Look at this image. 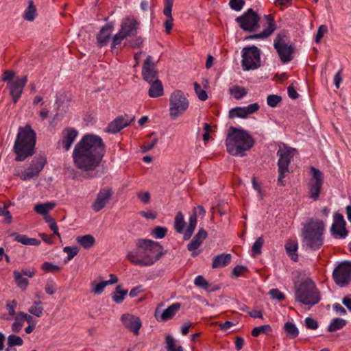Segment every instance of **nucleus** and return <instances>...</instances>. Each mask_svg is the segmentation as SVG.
<instances>
[{"label":"nucleus","instance_id":"obj_1","mask_svg":"<svg viewBox=\"0 0 351 351\" xmlns=\"http://www.w3.org/2000/svg\"><path fill=\"white\" fill-rule=\"evenodd\" d=\"M106 152L102 138L95 134H86L75 145L73 160L75 167L82 171L85 178L97 176L95 170L101 164Z\"/></svg>","mask_w":351,"mask_h":351},{"label":"nucleus","instance_id":"obj_2","mask_svg":"<svg viewBox=\"0 0 351 351\" xmlns=\"http://www.w3.org/2000/svg\"><path fill=\"white\" fill-rule=\"evenodd\" d=\"M240 27L246 32H257L262 27L263 30L258 33L245 37V40L260 39L268 38L276 29L272 15H265L263 21L260 20L258 14L250 8L243 15L236 19Z\"/></svg>","mask_w":351,"mask_h":351},{"label":"nucleus","instance_id":"obj_3","mask_svg":"<svg viewBox=\"0 0 351 351\" xmlns=\"http://www.w3.org/2000/svg\"><path fill=\"white\" fill-rule=\"evenodd\" d=\"M136 249L128 252L127 259L134 265L142 267L152 265L162 256V246L149 239H138Z\"/></svg>","mask_w":351,"mask_h":351},{"label":"nucleus","instance_id":"obj_4","mask_svg":"<svg viewBox=\"0 0 351 351\" xmlns=\"http://www.w3.org/2000/svg\"><path fill=\"white\" fill-rule=\"evenodd\" d=\"M254 145L253 137L245 130L231 127L226 139L227 152L232 156L243 157Z\"/></svg>","mask_w":351,"mask_h":351},{"label":"nucleus","instance_id":"obj_5","mask_svg":"<svg viewBox=\"0 0 351 351\" xmlns=\"http://www.w3.org/2000/svg\"><path fill=\"white\" fill-rule=\"evenodd\" d=\"M36 134L29 125L19 127L13 147L16 161H23L34 153Z\"/></svg>","mask_w":351,"mask_h":351},{"label":"nucleus","instance_id":"obj_6","mask_svg":"<svg viewBox=\"0 0 351 351\" xmlns=\"http://www.w3.org/2000/svg\"><path fill=\"white\" fill-rule=\"evenodd\" d=\"M295 300L304 305L313 306L321 300L320 291L310 278L302 279L295 285Z\"/></svg>","mask_w":351,"mask_h":351},{"label":"nucleus","instance_id":"obj_7","mask_svg":"<svg viewBox=\"0 0 351 351\" xmlns=\"http://www.w3.org/2000/svg\"><path fill=\"white\" fill-rule=\"evenodd\" d=\"M324 227L322 221L311 219L302 229L304 245L313 250L319 249L324 243Z\"/></svg>","mask_w":351,"mask_h":351},{"label":"nucleus","instance_id":"obj_8","mask_svg":"<svg viewBox=\"0 0 351 351\" xmlns=\"http://www.w3.org/2000/svg\"><path fill=\"white\" fill-rule=\"evenodd\" d=\"M139 27L140 21L134 16L129 15L124 17L121 23L119 31L112 38V51H114L125 38L136 34Z\"/></svg>","mask_w":351,"mask_h":351},{"label":"nucleus","instance_id":"obj_9","mask_svg":"<svg viewBox=\"0 0 351 351\" xmlns=\"http://www.w3.org/2000/svg\"><path fill=\"white\" fill-rule=\"evenodd\" d=\"M296 152L295 149L287 147L285 145L279 146V149L277 152V156L278 157V169L279 173L277 182L278 185L282 186L285 185L284 178L286 174L289 172V166Z\"/></svg>","mask_w":351,"mask_h":351},{"label":"nucleus","instance_id":"obj_10","mask_svg":"<svg viewBox=\"0 0 351 351\" xmlns=\"http://www.w3.org/2000/svg\"><path fill=\"white\" fill-rule=\"evenodd\" d=\"M274 47L282 62L288 63L293 60L295 47L285 31H282L276 35L274 40Z\"/></svg>","mask_w":351,"mask_h":351},{"label":"nucleus","instance_id":"obj_11","mask_svg":"<svg viewBox=\"0 0 351 351\" xmlns=\"http://www.w3.org/2000/svg\"><path fill=\"white\" fill-rule=\"evenodd\" d=\"M189 100L180 90H174L169 96V116L175 120L182 115L188 109Z\"/></svg>","mask_w":351,"mask_h":351},{"label":"nucleus","instance_id":"obj_12","mask_svg":"<svg viewBox=\"0 0 351 351\" xmlns=\"http://www.w3.org/2000/svg\"><path fill=\"white\" fill-rule=\"evenodd\" d=\"M241 58V66L245 71L257 69L261 66V50L254 45L243 47Z\"/></svg>","mask_w":351,"mask_h":351},{"label":"nucleus","instance_id":"obj_13","mask_svg":"<svg viewBox=\"0 0 351 351\" xmlns=\"http://www.w3.org/2000/svg\"><path fill=\"white\" fill-rule=\"evenodd\" d=\"M332 279L341 287L348 285L351 282V261L339 263L332 271Z\"/></svg>","mask_w":351,"mask_h":351},{"label":"nucleus","instance_id":"obj_14","mask_svg":"<svg viewBox=\"0 0 351 351\" xmlns=\"http://www.w3.org/2000/svg\"><path fill=\"white\" fill-rule=\"evenodd\" d=\"M312 178L308 183L309 197L314 201L318 199L322 185L324 184V175L314 167H311Z\"/></svg>","mask_w":351,"mask_h":351},{"label":"nucleus","instance_id":"obj_15","mask_svg":"<svg viewBox=\"0 0 351 351\" xmlns=\"http://www.w3.org/2000/svg\"><path fill=\"white\" fill-rule=\"evenodd\" d=\"M47 163V158L45 156H38L34 158L29 166L25 169L21 176L23 180H27L37 176L43 169Z\"/></svg>","mask_w":351,"mask_h":351},{"label":"nucleus","instance_id":"obj_16","mask_svg":"<svg viewBox=\"0 0 351 351\" xmlns=\"http://www.w3.org/2000/svg\"><path fill=\"white\" fill-rule=\"evenodd\" d=\"M78 131L73 128H66L62 131L61 138L57 142V148L69 151L78 136Z\"/></svg>","mask_w":351,"mask_h":351},{"label":"nucleus","instance_id":"obj_17","mask_svg":"<svg viewBox=\"0 0 351 351\" xmlns=\"http://www.w3.org/2000/svg\"><path fill=\"white\" fill-rule=\"evenodd\" d=\"M112 194L113 191L110 188L105 187L101 189L97 194L95 199L92 204L93 210L95 213L102 210L110 202Z\"/></svg>","mask_w":351,"mask_h":351},{"label":"nucleus","instance_id":"obj_18","mask_svg":"<svg viewBox=\"0 0 351 351\" xmlns=\"http://www.w3.org/2000/svg\"><path fill=\"white\" fill-rule=\"evenodd\" d=\"M27 82V77L25 75L21 78L17 77L14 80L8 82L7 86L10 90V93L13 98L14 103H16L21 97Z\"/></svg>","mask_w":351,"mask_h":351},{"label":"nucleus","instance_id":"obj_19","mask_svg":"<svg viewBox=\"0 0 351 351\" xmlns=\"http://www.w3.org/2000/svg\"><path fill=\"white\" fill-rule=\"evenodd\" d=\"M142 76L149 83L158 80V71L151 56H148L144 62L142 69Z\"/></svg>","mask_w":351,"mask_h":351},{"label":"nucleus","instance_id":"obj_20","mask_svg":"<svg viewBox=\"0 0 351 351\" xmlns=\"http://www.w3.org/2000/svg\"><path fill=\"white\" fill-rule=\"evenodd\" d=\"M134 120V116L124 114L117 117L106 128V132L115 134L129 125Z\"/></svg>","mask_w":351,"mask_h":351},{"label":"nucleus","instance_id":"obj_21","mask_svg":"<svg viewBox=\"0 0 351 351\" xmlns=\"http://www.w3.org/2000/svg\"><path fill=\"white\" fill-rule=\"evenodd\" d=\"M121 321L126 328L132 331L135 335H138L142 326V322L138 317L130 313H125L121 315Z\"/></svg>","mask_w":351,"mask_h":351},{"label":"nucleus","instance_id":"obj_22","mask_svg":"<svg viewBox=\"0 0 351 351\" xmlns=\"http://www.w3.org/2000/svg\"><path fill=\"white\" fill-rule=\"evenodd\" d=\"M346 221L343 216L340 213H335L334 215V220L332 224L330 231L332 234L339 238H345L348 235V231L346 229Z\"/></svg>","mask_w":351,"mask_h":351},{"label":"nucleus","instance_id":"obj_23","mask_svg":"<svg viewBox=\"0 0 351 351\" xmlns=\"http://www.w3.org/2000/svg\"><path fill=\"white\" fill-rule=\"evenodd\" d=\"M259 108L260 106L257 103L251 104L244 107H236L229 111V117H239L245 119L247 118L249 115L258 111Z\"/></svg>","mask_w":351,"mask_h":351},{"label":"nucleus","instance_id":"obj_24","mask_svg":"<svg viewBox=\"0 0 351 351\" xmlns=\"http://www.w3.org/2000/svg\"><path fill=\"white\" fill-rule=\"evenodd\" d=\"M162 306V304H159L155 311V317L156 319L159 322H167L169 319H171L176 313L180 310V304L178 302H176L170 305L167 308H166L160 316L158 315V313H159V308Z\"/></svg>","mask_w":351,"mask_h":351},{"label":"nucleus","instance_id":"obj_25","mask_svg":"<svg viewBox=\"0 0 351 351\" xmlns=\"http://www.w3.org/2000/svg\"><path fill=\"white\" fill-rule=\"evenodd\" d=\"M207 236L206 231L203 228H200L193 237L192 241L187 245L188 250L192 252V256L195 257L198 254V252H195V250L200 247Z\"/></svg>","mask_w":351,"mask_h":351},{"label":"nucleus","instance_id":"obj_26","mask_svg":"<svg viewBox=\"0 0 351 351\" xmlns=\"http://www.w3.org/2000/svg\"><path fill=\"white\" fill-rule=\"evenodd\" d=\"M173 1L174 0H165L163 14L167 16V19L164 22V25L167 34L171 33L173 25V18L171 14Z\"/></svg>","mask_w":351,"mask_h":351},{"label":"nucleus","instance_id":"obj_27","mask_svg":"<svg viewBox=\"0 0 351 351\" xmlns=\"http://www.w3.org/2000/svg\"><path fill=\"white\" fill-rule=\"evenodd\" d=\"M113 31V26L110 24H106L102 27L97 34V40L100 47L106 45L109 41Z\"/></svg>","mask_w":351,"mask_h":351},{"label":"nucleus","instance_id":"obj_28","mask_svg":"<svg viewBox=\"0 0 351 351\" xmlns=\"http://www.w3.org/2000/svg\"><path fill=\"white\" fill-rule=\"evenodd\" d=\"M232 256L230 254H221L213 258L212 267L213 269L223 267L230 264Z\"/></svg>","mask_w":351,"mask_h":351},{"label":"nucleus","instance_id":"obj_29","mask_svg":"<svg viewBox=\"0 0 351 351\" xmlns=\"http://www.w3.org/2000/svg\"><path fill=\"white\" fill-rule=\"evenodd\" d=\"M285 250L288 256L293 261L298 260V255L297 254L298 243L296 241L289 240L285 243Z\"/></svg>","mask_w":351,"mask_h":351},{"label":"nucleus","instance_id":"obj_30","mask_svg":"<svg viewBox=\"0 0 351 351\" xmlns=\"http://www.w3.org/2000/svg\"><path fill=\"white\" fill-rule=\"evenodd\" d=\"M151 83L152 84L148 92L149 96L152 98L162 96L164 93L162 82L159 80H156Z\"/></svg>","mask_w":351,"mask_h":351},{"label":"nucleus","instance_id":"obj_31","mask_svg":"<svg viewBox=\"0 0 351 351\" xmlns=\"http://www.w3.org/2000/svg\"><path fill=\"white\" fill-rule=\"evenodd\" d=\"M14 240L25 245L38 246L40 241L35 238H29L25 234H13Z\"/></svg>","mask_w":351,"mask_h":351},{"label":"nucleus","instance_id":"obj_32","mask_svg":"<svg viewBox=\"0 0 351 351\" xmlns=\"http://www.w3.org/2000/svg\"><path fill=\"white\" fill-rule=\"evenodd\" d=\"M197 225L196 213H193L189 217V226L185 231L183 230V238L184 240H189L192 236Z\"/></svg>","mask_w":351,"mask_h":351},{"label":"nucleus","instance_id":"obj_33","mask_svg":"<svg viewBox=\"0 0 351 351\" xmlns=\"http://www.w3.org/2000/svg\"><path fill=\"white\" fill-rule=\"evenodd\" d=\"M77 241L84 248L88 249L93 247L95 243V238L90 234L77 237Z\"/></svg>","mask_w":351,"mask_h":351},{"label":"nucleus","instance_id":"obj_34","mask_svg":"<svg viewBox=\"0 0 351 351\" xmlns=\"http://www.w3.org/2000/svg\"><path fill=\"white\" fill-rule=\"evenodd\" d=\"M28 3L29 5L24 12L23 18L28 21H32L36 16V8L32 0H29Z\"/></svg>","mask_w":351,"mask_h":351},{"label":"nucleus","instance_id":"obj_35","mask_svg":"<svg viewBox=\"0 0 351 351\" xmlns=\"http://www.w3.org/2000/svg\"><path fill=\"white\" fill-rule=\"evenodd\" d=\"M55 206L56 204L54 202L36 204L34 206V211L39 215H46L50 210L55 207Z\"/></svg>","mask_w":351,"mask_h":351},{"label":"nucleus","instance_id":"obj_36","mask_svg":"<svg viewBox=\"0 0 351 351\" xmlns=\"http://www.w3.org/2000/svg\"><path fill=\"white\" fill-rule=\"evenodd\" d=\"M13 276L17 287L23 290L26 289L29 285L28 280L24 278L22 274H20L19 271L16 270L13 271Z\"/></svg>","mask_w":351,"mask_h":351},{"label":"nucleus","instance_id":"obj_37","mask_svg":"<svg viewBox=\"0 0 351 351\" xmlns=\"http://www.w3.org/2000/svg\"><path fill=\"white\" fill-rule=\"evenodd\" d=\"M167 351H184L183 347L176 343L175 339L171 335H167L165 339Z\"/></svg>","mask_w":351,"mask_h":351},{"label":"nucleus","instance_id":"obj_38","mask_svg":"<svg viewBox=\"0 0 351 351\" xmlns=\"http://www.w3.org/2000/svg\"><path fill=\"white\" fill-rule=\"evenodd\" d=\"M346 325V321L342 318L332 319L328 326L329 332H335L343 328Z\"/></svg>","mask_w":351,"mask_h":351},{"label":"nucleus","instance_id":"obj_39","mask_svg":"<svg viewBox=\"0 0 351 351\" xmlns=\"http://www.w3.org/2000/svg\"><path fill=\"white\" fill-rule=\"evenodd\" d=\"M284 330L287 337L294 339L298 336L299 331L295 325L291 322H287L284 325Z\"/></svg>","mask_w":351,"mask_h":351},{"label":"nucleus","instance_id":"obj_40","mask_svg":"<svg viewBox=\"0 0 351 351\" xmlns=\"http://www.w3.org/2000/svg\"><path fill=\"white\" fill-rule=\"evenodd\" d=\"M185 226L184 215L181 212H178L175 217L174 228L179 233H182Z\"/></svg>","mask_w":351,"mask_h":351},{"label":"nucleus","instance_id":"obj_41","mask_svg":"<svg viewBox=\"0 0 351 351\" xmlns=\"http://www.w3.org/2000/svg\"><path fill=\"white\" fill-rule=\"evenodd\" d=\"M120 288L121 285H118L112 295V300L117 304L121 303L128 293V290H121Z\"/></svg>","mask_w":351,"mask_h":351},{"label":"nucleus","instance_id":"obj_42","mask_svg":"<svg viewBox=\"0 0 351 351\" xmlns=\"http://www.w3.org/2000/svg\"><path fill=\"white\" fill-rule=\"evenodd\" d=\"M230 93L236 99H240L246 95L247 91L244 87L234 86L230 88Z\"/></svg>","mask_w":351,"mask_h":351},{"label":"nucleus","instance_id":"obj_43","mask_svg":"<svg viewBox=\"0 0 351 351\" xmlns=\"http://www.w3.org/2000/svg\"><path fill=\"white\" fill-rule=\"evenodd\" d=\"M28 311L31 314L38 317H41L43 311L42 303L39 301L34 302L33 305L29 307Z\"/></svg>","mask_w":351,"mask_h":351},{"label":"nucleus","instance_id":"obj_44","mask_svg":"<svg viewBox=\"0 0 351 351\" xmlns=\"http://www.w3.org/2000/svg\"><path fill=\"white\" fill-rule=\"evenodd\" d=\"M271 332V328L269 324L262 325L253 328L252 331V335L254 337H258L261 334H268Z\"/></svg>","mask_w":351,"mask_h":351},{"label":"nucleus","instance_id":"obj_45","mask_svg":"<svg viewBox=\"0 0 351 351\" xmlns=\"http://www.w3.org/2000/svg\"><path fill=\"white\" fill-rule=\"evenodd\" d=\"M24 324L21 312L16 314L14 322L12 324V330L14 332H19Z\"/></svg>","mask_w":351,"mask_h":351},{"label":"nucleus","instance_id":"obj_46","mask_svg":"<svg viewBox=\"0 0 351 351\" xmlns=\"http://www.w3.org/2000/svg\"><path fill=\"white\" fill-rule=\"evenodd\" d=\"M41 269L45 272L56 273L61 270V267L58 265H54L50 262H44L41 265Z\"/></svg>","mask_w":351,"mask_h":351},{"label":"nucleus","instance_id":"obj_47","mask_svg":"<svg viewBox=\"0 0 351 351\" xmlns=\"http://www.w3.org/2000/svg\"><path fill=\"white\" fill-rule=\"evenodd\" d=\"M23 344V340L19 336L10 335L8 337V345L9 347L21 346Z\"/></svg>","mask_w":351,"mask_h":351},{"label":"nucleus","instance_id":"obj_48","mask_svg":"<svg viewBox=\"0 0 351 351\" xmlns=\"http://www.w3.org/2000/svg\"><path fill=\"white\" fill-rule=\"evenodd\" d=\"M264 243V239L262 237H258L254 243L252 247V256H256L261 253V248Z\"/></svg>","mask_w":351,"mask_h":351},{"label":"nucleus","instance_id":"obj_49","mask_svg":"<svg viewBox=\"0 0 351 351\" xmlns=\"http://www.w3.org/2000/svg\"><path fill=\"white\" fill-rule=\"evenodd\" d=\"M167 229L165 227L157 226L152 231V234L155 239H162L165 237Z\"/></svg>","mask_w":351,"mask_h":351},{"label":"nucleus","instance_id":"obj_50","mask_svg":"<svg viewBox=\"0 0 351 351\" xmlns=\"http://www.w3.org/2000/svg\"><path fill=\"white\" fill-rule=\"evenodd\" d=\"M194 89L199 100L206 101L208 99L206 92L202 89L201 86L197 82L194 83Z\"/></svg>","mask_w":351,"mask_h":351},{"label":"nucleus","instance_id":"obj_51","mask_svg":"<svg viewBox=\"0 0 351 351\" xmlns=\"http://www.w3.org/2000/svg\"><path fill=\"white\" fill-rule=\"evenodd\" d=\"M108 285L106 281H102L99 283L92 282L91 286L93 287V292L97 295H99L104 291L105 287Z\"/></svg>","mask_w":351,"mask_h":351},{"label":"nucleus","instance_id":"obj_52","mask_svg":"<svg viewBox=\"0 0 351 351\" xmlns=\"http://www.w3.org/2000/svg\"><path fill=\"white\" fill-rule=\"evenodd\" d=\"M282 98L277 95H269L267 98V105L270 107L274 108L281 101Z\"/></svg>","mask_w":351,"mask_h":351},{"label":"nucleus","instance_id":"obj_53","mask_svg":"<svg viewBox=\"0 0 351 351\" xmlns=\"http://www.w3.org/2000/svg\"><path fill=\"white\" fill-rule=\"evenodd\" d=\"M63 251L67 254L68 261H71L79 252V249L75 246H66L64 247Z\"/></svg>","mask_w":351,"mask_h":351},{"label":"nucleus","instance_id":"obj_54","mask_svg":"<svg viewBox=\"0 0 351 351\" xmlns=\"http://www.w3.org/2000/svg\"><path fill=\"white\" fill-rule=\"evenodd\" d=\"M194 284L199 287L206 290L209 289V284L202 276H197L194 280Z\"/></svg>","mask_w":351,"mask_h":351},{"label":"nucleus","instance_id":"obj_55","mask_svg":"<svg viewBox=\"0 0 351 351\" xmlns=\"http://www.w3.org/2000/svg\"><path fill=\"white\" fill-rule=\"evenodd\" d=\"M0 216H5V221L10 223L12 221V215L5 205H0Z\"/></svg>","mask_w":351,"mask_h":351},{"label":"nucleus","instance_id":"obj_56","mask_svg":"<svg viewBox=\"0 0 351 351\" xmlns=\"http://www.w3.org/2000/svg\"><path fill=\"white\" fill-rule=\"evenodd\" d=\"M328 32V27L325 25H322L318 27L317 34L315 37L316 43H319L324 35Z\"/></svg>","mask_w":351,"mask_h":351},{"label":"nucleus","instance_id":"obj_57","mask_svg":"<svg viewBox=\"0 0 351 351\" xmlns=\"http://www.w3.org/2000/svg\"><path fill=\"white\" fill-rule=\"evenodd\" d=\"M45 290L49 295L54 294L57 291L56 283L53 280H48L45 285Z\"/></svg>","mask_w":351,"mask_h":351},{"label":"nucleus","instance_id":"obj_58","mask_svg":"<svg viewBox=\"0 0 351 351\" xmlns=\"http://www.w3.org/2000/svg\"><path fill=\"white\" fill-rule=\"evenodd\" d=\"M244 4V0H230L229 1L230 7L235 11H240L243 8Z\"/></svg>","mask_w":351,"mask_h":351},{"label":"nucleus","instance_id":"obj_59","mask_svg":"<svg viewBox=\"0 0 351 351\" xmlns=\"http://www.w3.org/2000/svg\"><path fill=\"white\" fill-rule=\"evenodd\" d=\"M143 42V38L141 36H138L130 40L129 41V45L133 49H138L142 47Z\"/></svg>","mask_w":351,"mask_h":351},{"label":"nucleus","instance_id":"obj_60","mask_svg":"<svg viewBox=\"0 0 351 351\" xmlns=\"http://www.w3.org/2000/svg\"><path fill=\"white\" fill-rule=\"evenodd\" d=\"M269 293L273 299H276L278 301H282L285 298V295L277 289H271Z\"/></svg>","mask_w":351,"mask_h":351},{"label":"nucleus","instance_id":"obj_61","mask_svg":"<svg viewBox=\"0 0 351 351\" xmlns=\"http://www.w3.org/2000/svg\"><path fill=\"white\" fill-rule=\"evenodd\" d=\"M304 322L306 327L308 329L315 330L318 327L317 322L313 318L306 317Z\"/></svg>","mask_w":351,"mask_h":351},{"label":"nucleus","instance_id":"obj_62","mask_svg":"<svg viewBox=\"0 0 351 351\" xmlns=\"http://www.w3.org/2000/svg\"><path fill=\"white\" fill-rule=\"evenodd\" d=\"M204 134H203V141L206 143L210 140V131L211 130V126L210 124L205 123L203 125Z\"/></svg>","mask_w":351,"mask_h":351},{"label":"nucleus","instance_id":"obj_63","mask_svg":"<svg viewBox=\"0 0 351 351\" xmlns=\"http://www.w3.org/2000/svg\"><path fill=\"white\" fill-rule=\"evenodd\" d=\"M247 271V268L244 266L237 265L232 269V274L236 276H241Z\"/></svg>","mask_w":351,"mask_h":351},{"label":"nucleus","instance_id":"obj_64","mask_svg":"<svg viewBox=\"0 0 351 351\" xmlns=\"http://www.w3.org/2000/svg\"><path fill=\"white\" fill-rule=\"evenodd\" d=\"M137 196L143 204H148L150 201V195L148 192H139Z\"/></svg>","mask_w":351,"mask_h":351}]
</instances>
